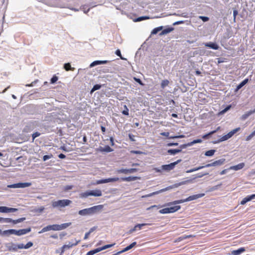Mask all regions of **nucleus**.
I'll use <instances>...</instances> for the list:
<instances>
[{
  "instance_id": "1",
  "label": "nucleus",
  "mask_w": 255,
  "mask_h": 255,
  "mask_svg": "<svg viewBox=\"0 0 255 255\" xmlns=\"http://www.w3.org/2000/svg\"><path fill=\"white\" fill-rule=\"evenodd\" d=\"M104 205H99L94 206L91 208L84 209L81 210L79 211L78 214L81 216H86L88 215H92L96 213L98 211H99L103 209Z\"/></svg>"
},
{
  "instance_id": "2",
  "label": "nucleus",
  "mask_w": 255,
  "mask_h": 255,
  "mask_svg": "<svg viewBox=\"0 0 255 255\" xmlns=\"http://www.w3.org/2000/svg\"><path fill=\"white\" fill-rule=\"evenodd\" d=\"M204 195H205L204 193H201V194L193 195L189 196L188 198H187L185 199L178 200H176V201H174L172 202L168 203L167 204H166V206H169L171 205L181 204V203H183L185 202L192 201V200L198 199L199 198H201V197H203Z\"/></svg>"
},
{
  "instance_id": "3",
  "label": "nucleus",
  "mask_w": 255,
  "mask_h": 255,
  "mask_svg": "<svg viewBox=\"0 0 255 255\" xmlns=\"http://www.w3.org/2000/svg\"><path fill=\"white\" fill-rule=\"evenodd\" d=\"M72 201L68 199L59 200L52 202V206L53 208H62L69 205Z\"/></svg>"
},
{
  "instance_id": "4",
  "label": "nucleus",
  "mask_w": 255,
  "mask_h": 255,
  "mask_svg": "<svg viewBox=\"0 0 255 255\" xmlns=\"http://www.w3.org/2000/svg\"><path fill=\"white\" fill-rule=\"evenodd\" d=\"M240 130V128H236L234 129L233 130H232L231 131H230L227 134L223 136L219 139V142L220 141H225L226 140H228V139H229L230 138L232 137L234 134H235L237 132H238Z\"/></svg>"
},
{
  "instance_id": "5",
  "label": "nucleus",
  "mask_w": 255,
  "mask_h": 255,
  "mask_svg": "<svg viewBox=\"0 0 255 255\" xmlns=\"http://www.w3.org/2000/svg\"><path fill=\"white\" fill-rule=\"evenodd\" d=\"M71 224V223H66L61 225L54 224L51 225L52 230L60 231L65 229L68 227Z\"/></svg>"
},
{
  "instance_id": "6",
  "label": "nucleus",
  "mask_w": 255,
  "mask_h": 255,
  "mask_svg": "<svg viewBox=\"0 0 255 255\" xmlns=\"http://www.w3.org/2000/svg\"><path fill=\"white\" fill-rule=\"evenodd\" d=\"M181 161V159H178L176 161L171 163L169 164L163 165L161 166V169L165 171H170L174 168L175 165Z\"/></svg>"
},
{
  "instance_id": "7",
  "label": "nucleus",
  "mask_w": 255,
  "mask_h": 255,
  "mask_svg": "<svg viewBox=\"0 0 255 255\" xmlns=\"http://www.w3.org/2000/svg\"><path fill=\"white\" fill-rule=\"evenodd\" d=\"M81 242V240H76L75 243H69L68 245H63L60 249L61 250V255L63 254L66 249H69L70 248H72L73 247L77 246L80 242Z\"/></svg>"
},
{
  "instance_id": "8",
  "label": "nucleus",
  "mask_w": 255,
  "mask_h": 255,
  "mask_svg": "<svg viewBox=\"0 0 255 255\" xmlns=\"http://www.w3.org/2000/svg\"><path fill=\"white\" fill-rule=\"evenodd\" d=\"M31 185L30 182L25 183H17L13 184L8 185V187L9 188H25L29 187Z\"/></svg>"
},
{
  "instance_id": "9",
  "label": "nucleus",
  "mask_w": 255,
  "mask_h": 255,
  "mask_svg": "<svg viewBox=\"0 0 255 255\" xmlns=\"http://www.w3.org/2000/svg\"><path fill=\"white\" fill-rule=\"evenodd\" d=\"M225 161V159L222 158L218 160H216L212 163H208L205 165V167H210L212 166H220L224 164Z\"/></svg>"
},
{
  "instance_id": "10",
  "label": "nucleus",
  "mask_w": 255,
  "mask_h": 255,
  "mask_svg": "<svg viewBox=\"0 0 255 255\" xmlns=\"http://www.w3.org/2000/svg\"><path fill=\"white\" fill-rule=\"evenodd\" d=\"M172 188V186H168V187H167L166 188L162 189H161L160 190H158V191H157L151 193L150 194H147V195H143V196H142V198H146V197H151V196H152L153 195H156V194H158L159 193L163 192L164 191H166L168 190L169 189H171Z\"/></svg>"
},
{
  "instance_id": "11",
  "label": "nucleus",
  "mask_w": 255,
  "mask_h": 255,
  "mask_svg": "<svg viewBox=\"0 0 255 255\" xmlns=\"http://www.w3.org/2000/svg\"><path fill=\"white\" fill-rule=\"evenodd\" d=\"M120 180V178L118 177H114V178H109L108 179H102L100 180H98L96 182L97 184H102V183H106L110 182H116Z\"/></svg>"
},
{
  "instance_id": "12",
  "label": "nucleus",
  "mask_w": 255,
  "mask_h": 255,
  "mask_svg": "<svg viewBox=\"0 0 255 255\" xmlns=\"http://www.w3.org/2000/svg\"><path fill=\"white\" fill-rule=\"evenodd\" d=\"M19 246V244L16 245L13 243H9L7 244L6 245L7 250L9 251H12V252L17 251L18 249H19V248H18Z\"/></svg>"
},
{
  "instance_id": "13",
  "label": "nucleus",
  "mask_w": 255,
  "mask_h": 255,
  "mask_svg": "<svg viewBox=\"0 0 255 255\" xmlns=\"http://www.w3.org/2000/svg\"><path fill=\"white\" fill-rule=\"evenodd\" d=\"M17 210L16 208H8L5 206L0 207V213H8V212H14Z\"/></svg>"
},
{
  "instance_id": "14",
  "label": "nucleus",
  "mask_w": 255,
  "mask_h": 255,
  "mask_svg": "<svg viewBox=\"0 0 255 255\" xmlns=\"http://www.w3.org/2000/svg\"><path fill=\"white\" fill-rule=\"evenodd\" d=\"M136 242H133L130 245H129V246H127V247L124 248L123 250L119 251V252L113 254V255H119L123 253L127 252V251L130 250L131 249H132L133 247H134L136 245Z\"/></svg>"
},
{
  "instance_id": "15",
  "label": "nucleus",
  "mask_w": 255,
  "mask_h": 255,
  "mask_svg": "<svg viewBox=\"0 0 255 255\" xmlns=\"http://www.w3.org/2000/svg\"><path fill=\"white\" fill-rule=\"evenodd\" d=\"M136 242H133L130 245H129V246H127V247L124 248L123 250L119 251V252L113 254V255H119L123 253L127 252V251L130 250L131 249H132L133 247H134L136 245Z\"/></svg>"
},
{
  "instance_id": "16",
  "label": "nucleus",
  "mask_w": 255,
  "mask_h": 255,
  "mask_svg": "<svg viewBox=\"0 0 255 255\" xmlns=\"http://www.w3.org/2000/svg\"><path fill=\"white\" fill-rule=\"evenodd\" d=\"M161 135L165 136L168 137L169 139H174L178 138H183L185 137L184 135H175V136H169V133L168 132H163L160 133Z\"/></svg>"
},
{
  "instance_id": "17",
  "label": "nucleus",
  "mask_w": 255,
  "mask_h": 255,
  "mask_svg": "<svg viewBox=\"0 0 255 255\" xmlns=\"http://www.w3.org/2000/svg\"><path fill=\"white\" fill-rule=\"evenodd\" d=\"M255 198V194L247 196L245 197L241 202V205H245L246 203Z\"/></svg>"
},
{
  "instance_id": "18",
  "label": "nucleus",
  "mask_w": 255,
  "mask_h": 255,
  "mask_svg": "<svg viewBox=\"0 0 255 255\" xmlns=\"http://www.w3.org/2000/svg\"><path fill=\"white\" fill-rule=\"evenodd\" d=\"M245 164L244 162L240 163L236 165L230 166L228 168V169L234 170L236 171L240 170L243 168L245 166Z\"/></svg>"
},
{
  "instance_id": "19",
  "label": "nucleus",
  "mask_w": 255,
  "mask_h": 255,
  "mask_svg": "<svg viewBox=\"0 0 255 255\" xmlns=\"http://www.w3.org/2000/svg\"><path fill=\"white\" fill-rule=\"evenodd\" d=\"M90 191V196H93L95 197H100L102 195L101 190L99 189H96L95 190H91Z\"/></svg>"
},
{
  "instance_id": "20",
  "label": "nucleus",
  "mask_w": 255,
  "mask_h": 255,
  "mask_svg": "<svg viewBox=\"0 0 255 255\" xmlns=\"http://www.w3.org/2000/svg\"><path fill=\"white\" fill-rule=\"evenodd\" d=\"M31 231V228H28L27 229H20L17 230V236H21L23 235H25L28 233H29Z\"/></svg>"
},
{
  "instance_id": "21",
  "label": "nucleus",
  "mask_w": 255,
  "mask_h": 255,
  "mask_svg": "<svg viewBox=\"0 0 255 255\" xmlns=\"http://www.w3.org/2000/svg\"><path fill=\"white\" fill-rule=\"evenodd\" d=\"M151 225L150 224H148V223H143V224H137V225H135L133 229H131L129 231V232H130V233H132V232L135 231L137 229L138 230H140L141 229V227L143 226H146V225Z\"/></svg>"
},
{
  "instance_id": "22",
  "label": "nucleus",
  "mask_w": 255,
  "mask_h": 255,
  "mask_svg": "<svg viewBox=\"0 0 255 255\" xmlns=\"http://www.w3.org/2000/svg\"><path fill=\"white\" fill-rule=\"evenodd\" d=\"M181 208V206L179 205L174 206L173 207H168L169 213H174Z\"/></svg>"
},
{
  "instance_id": "23",
  "label": "nucleus",
  "mask_w": 255,
  "mask_h": 255,
  "mask_svg": "<svg viewBox=\"0 0 255 255\" xmlns=\"http://www.w3.org/2000/svg\"><path fill=\"white\" fill-rule=\"evenodd\" d=\"M139 178L136 176H129L128 177L121 178V180L123 181H131L138 179Z\"/></svg>"
},
{
  "instance_id": "24",
  "label": "nucleus",
  "mask_w": 255,
  "mask_h": 255,
  "mask_svg": "<svg viewBox=\"0 0 255 255\" xmlns=\"http://www.w3.org/2000/svg\"><path fill=\"white\" fill-rule=\"evenodd\" d=\"M205 45L206 46L214 50H217L219 48V46L216 43L213 42H210L209 43L206 44Z\"/></svg>"
},
{
  "instance_id": "25",
  "label": "nucleus",
  "mask_w": 255,
  "mask_h": 255,
  "mask_svg": "<svg viewBox=\"0 0 255 255\" xmlns=\"http://www.w3.org/2000/svg\"><path fill=\"white\" fill-rule=\"evenodd\" d=\"M245 251V249L244 248H241L237 250H234L232 252V255H239L244 252Z\"/></svg>"
},
{
  "instance_id": "26",
  "label": "nucleus",
  "mask_w": 255,
  "mask_h": 255,
  "mask_svg": "<svg viewBox=\"0 0 255 255\" xmlns=\"http://www.w3.org/2000/svg\"><path fill=\"white\" fill-rule=\"evenodd\" d=\"M32 246H33V243L31 242H29L25 245H24L22 244H20L18 248H19V249H28V248L31 247Z\"/></svg>"
},
{
  "instance_id": "27",
  "label": "nucleus",
  "mask_w": 255,
  "mask_h": 255,
  "mask_svg": "<svg viewBox=\"0 0 255 255\" xmlns=\"http://www.w3.org/2000/svg\"><path fill=\"white\" fill-rule=\"evenodd\" d=\"M249 81L248 79H245L243 80L241 83H240L237 87L236 89V91H238L240 90L242 87H243L245 85H246Z\"/></svg>"
},
{
  "instance_id": "28",
  "label": "nucleus",
  "mask_w": 255,
  "mask_h": 255,
  "mask_svg": "<svg viewBox=\"0 0 255 255\" xmlns=\"http://www.w3.org/2000/svg\"><path fill=\"white\" fill-rule=\"evenodd\" d=\"M181 151V149H170L167 150V153L170 155H175Z\"/></svg>"
},
{
  "instance_id": "29",
  "label": "nucleus",
  "mask_w": 255,
  "mask_h": 255,
  "mask_svg": "<svg viewBox=\"0 0 255 255\" xmlns=\"http://www.w3.org/2000/svg\"><path fill=\"white\" fill-rule=\"evenodd\" d=\"M220 129V127H218L216 130L211 131L210 132H209L208 133H207V134L203 135L202 138L203 139L208 138L210 135L213 134L214 133L216 132L218 130H219Z\"/></svg>"
},
{
  "instance_id": "30",
  "label": "nucleus",
  "mask_w": 255,
  "mask_h": 255,
  "mask_svg": "<svg viewBox=\"0 0 255 255\" xmlns=\"http://www.w3.org/2000/svg\"><path fill=\"white\" fill-rule=\"evenodd\" d=\"M255 113V109L253 110H250L249 111L247 112L245 114L242 116L243 119H246L248 118L250 115Z\"/></svg>"
},
{
  "instance_id": "31",
  "label": "nucleus",
  "mask_w": 255,
  "mask_h": 255,
  "mask_svg": "<svg viewBox=\"0 0 255 255\" xmlns=\"http://www.w3.org/2000/svg\"><path fill=\"white\" fill-rule=\"evenodd\" d=\"M107 63V61H106V60L105 61H100V60L95 61L91 64L90 66L93 67L97 65L106 64Z\"/></svg>"
},
{
  "instance_id": "32",
  "label": "nucleus",
  "mask_w": 255,
  "mask_h": 255,
  "mask_svg": "<svg viewBox=\"0 0 255 255\" xmlns=\"http://www.w3.org/2000/svg\"><path fill=\"white\" fill-rule=\"evenodd\" d=\"M173 29H174V28L173 27H169V28L164 29V30H163L161 31V32L159 34V35H162L167 34V33L171 32L172 31H173Z\"/></svg>"
},
{
  "instance_id": "33",
  "label": "nucleus",
  "mask_w": 255,
  "mask_h": 255,
  "mask_svg": "<svg viewBox=\"0 0 255 255\" xmlns=\"http://www.w3.org/2000/svg\"><path fill=\"white\" fill-rule=\"evenodd\" d=\"M100 251H101V250H100V248H97L96 249H94V250H91V251L88 252L87 253L86 255H93Z\"/></svg>"
},
{
  "instance_id": "34",
  "label": "nucleus",
  "mask_w": 255,
  "mask_h": 255,
  "mask_svg": "<svg viewBox=\"0 0 255 255\" xmlns=\"http://www.w3.org/2000/svg\"><path fill=\"white\" fill-rule=\"evenodd\" d=\"M50 230H52L51 225H48L44 227L39 232V233L41 234Z\"/></svg>"
},
{
  "instance_id": "35",
  "label": "nucleus",
  "mask_w": 255,
  "mask_h": 255,
  "mask_svg": "<svg viewBox=\"0 0 255 255\" xmlns=\"http://www.w3.org/2000/svg\"><path fill=\"white\" fill-rule=\"evenodd\" d=\"M101 151L109 152L112 151L113 149L109 145H106L104 147H101Z\"/></svg>"
},
{
  "instance_id": "36",
  "label": "nucleus",
  "mask_w": 255,
  "mask_h": 255,
  "mask_svg": "<svg viewBox=\"0 0 255 255\" xmlns=\"http://www.w3.org/2000/svg\"><path fill=\"white\" fill-rule=\"evenodd\" d=\"M192 237H193L192 235H184V236H183L179 237L177 239V241L180 242V241H181L182 240L187 239L188 238H190Z\"/></svg>"
},
{
  "instance_id": "37",
  "label": "nucleus",
  "mask_w": 255,
  "mask_h": 255,
  "mask_svg": "<svg viewBox=\"0 0 255 255\" xmlns=\"http://www.w3.org/2000/svg\"><path fill=\"white\" fill-rule=\"evenodd\" d=\"M169 83V82L168 80H162L161 83V87L162 89H164L165 87L167 86Z\"/></svg>"
},
{
  "instance_id": "38",
  "label": "nucleus",
  "mask_w": 255,
  "mask_h": 255,
  "mask_svg": "<svg viewBox=\"0 0 255 255\" xmlns=\"http://www.w3.org/2000/svg\"><path fill=\"white\" fill-rule=\"evenodd\" d=\"M163 28L162 26H159L156 28H154L152 31H151V34H156L159 31L161 30Z\"/></svg>"
},
{
  "instance_id": "39",
  "label": "nucleus",
  "mask_w": 255,
  "mask_h": 255,
  "mask_svg": "<svg viewBox=\"0 0 255 255\" xmlns=\"http://www.w3.org/2000/svg\"><path fill=\"white\" fill-rule=\"evenodd\" d=\"M5 233H9V234H14L17 235V230L14 229H10L7 231H4Z\"/></svg>"
},
{
  "instance_id": "40",
  "label": "nucleus",
  "mask_w": 255,
  "mask_h": 255,
  "mask_svg": "<svg viewBox=\"0 0 255 255\" xmlns=\"http://www.w3.org/2000/svg\"><path fill=\"white\" fill-rule=\"evenodd\" d=\"M215 152V150L211 149V150H209L205 152V155L206 156H211L214 155Z\"/></svg>"
},
{
  "instance_id": "41",
  "label": "nucleus",
  "mask_w": 255,
  "mask_h": 255,
  "mask_svg": "<svg viewBox=\"0 0 255 255\" xmlns=\"http://www.w3.org/2000/svg\"><path fill=\"white\" fill-rule=\"evenodd\" d=\"M149 17L148 16H140L134 20V21L137 22V21H140L143 20L148 19Z\"/></svg>"
},
{
  "instance_id": "42",
  "label": "nucleus",
  "mask_w": 255,
  "mask_h": 255,
  "mask_svg": "<svg viewBox=\"0 0 255 255\" xmlns=\"http://www.w3.org/2000/svg\"><path fill=\"white\" fill-rule=\"evenodd\" d=\"M64 69L66 70V71H69V70H74V68H72L71 67V65L69 63H66L64 64Z\"/></svg>"
},
{
  "instance_id": "43",
  "label": "nucleus",
  "mask_w": 255,
  "mask_h": 255,
  "mask_svg": "<svg viewBox=\"0 0 255 255\" xmlns=\"http://www.w3.org/2000/svg\"><path fill=\"white\" fill-rule=\"evenodd\" d=\"M204 167H205V166H199V167H198L194 168L193 169H190V170H188L187 171V173L192 172L198 170L199 169H202V168H203Z\"/></svg>"
},
{
  "instance_id": "44",
  "label": "nucleus",
  "mask_w": 255,
  "mask_h": 255,
  "mask_svg": "<svg viewBox=\"0 0 255 255\" xmlns=\"http://www.w3.org/2000/svg\"><path fill=\"white\" fill-rule=\"evenodd\" d=\"M101 86L100 85H99V84L95 85L93 86V88L92 89L91 92L93 93V92L100 89L101 88Z\"/></svg>"
},
{
  "instance_id": "45",
  "label": "nucleus",
  "mask_w": 255,
  "mask_h": 255,
  "mask_svg": "<svg viewBox=\"0 0 255 255\" xmlns=\"http://www.w3.org/2000/svg\"><path fill=\"white\" fill-rule=\"evenodd\" d=\"M114 245H115V244H114L106 245L105 246H104L100 248V250H101V251H102L103 250H106V249H107L108 248H111L112 246H113Z\"/></svg>"
},
{
  "instance_id": "46",
  "label": "nucleus",
  "mask_w": 255,
  "mask_h": 255,
  "mask_svg": "<svg viewBox=\"0 0 255 255\" xmlns=\"http://www.w3.org/2000/svg\"><path fill=\"white\" fill-rule=\"evenodd\" d=\"M25 220V218H21L18 219L17 220H13V224H16L17 223L23 222Z\"/></svg>"
},
{
  "instance_id": "47",
  "label": "nucleus",
  "mask_w": 255,
  "mask_h": 255,
  "mask_svg": "<svg viewBox=\"0 0 255 255\" xmlns=\"http://www.w3.org/2000/svg\"><path fill=\"white\" fill-rule=\"evenodd\" d=\"M58 79V77L56 76V75H54L51 79L50 83L51 84H54V83H56Z\"/></svg>"
},
{
  "instance_id": "48",
  "label": "nucleus",
  "mask_w": 255,
  "mask_h": 255,
  "mask_svg": "<svg viewBox=\"0 0 255 255\" xmlns=\"http://www.w3.org/2000/svg\"><path fill=\"white\" fill-rule=\"evenodd\" d=\"M159 212L160 214H168V213H169L168 207L167 208H163L162 209L160 210L159 211Z\"/></svg>"
},
{
  "instance_id": "49",
  "label": "nucleus",
  "mask_w": 255,
  "mask_h": 255,
  "mask_svg": "<svg viewBox=\"0 0 255 255\" xmlns=\"http://www.w3.org/2000/svg\"><path fill=\"white\" fill-rule=\"evenodd\" d=\"M116 54L119 56L120 57V58L122 60H124L125 59L124 58H123L122 57V55L121 54V51L120 49H117L116 51V52H115Z\"/></svg>"
},
{
  "instance_id": "50",
  "label": "nucleus",
  "mask_w": 255,
  "mask_h": 255,
  "mask_svg": "<svg viewBox=\"0 0 255 255\" xmlns=\"http://www.w3.org/2000/svg\"><path fill=\"white\" fill-rule=\"evenodd\" d=\"M118 173L128 174L127 169H121L117 170Z\"/></svg>"
},
{
  "instance_id": "51",
  "label": "nucleus",
  "mask_w": 255,
  "mask_h": 255,
  "mask_svg": "<svg viewBox=\"0 0 255 255\" xmlns=\"http://www.w3.org/2000/svg\"><path fill=\"white\" fill-rule=\"evenodd\" d=\"M40 135V133L38 132H35L33 133L32 135V141H33L35 139V138L38 136H39Z\"/></svg>"
},
{
  "instance_id": "52",
  "label": "nucleus",
  "mask_w": 255,
  "mask_h": 255,
  "mask_svg": "<svg viewBox=\"0 0 255 255\" xmlns=\"http://www.w3.org/2000/svg\"><path fill=\"white\" fill-rule=\"evenodd\" d=\"M90 196V191H86L81 194V197L86 198L88 196Z\"/></svg>"
},
{
  "instance_id": "53",
  "label": "nucleus",
  "mask_w": 255,
  "mask_h": 255,
  "mask_svg": "<svg viewBox=\"0 0 255 255\" xmlns=\"http://www.w3.org/2000/svg\"><path fill=\"white\" fill-rule=\"evenodd\" d=\"M128 170V173H132L136 171H137V169L136 168H130V169H127Z\"/></svg>"
},
{
  "instance_id": "54",
  "label": "nucleus",
  "mask_w": 255,
  "mask_h": 255,
  "mask_svg": "<svg viewBox=\"0 0 255 255\" xmlns=\"http://www.w3.org/2000/svg\"><path fill=\"white\" fill-rule=\"evenodd\" d=\"M202 140L200 139H195L191 142L190 145H192L193 144H195V143H201V142H202Z\"/></svg>"
},
{
  "instance_id": "55",
  "label": "nucleus",
  "mask_w": 255,
  "mask_h": 255,
  "mask_svg": "<svg viewBox=\"0 0 255 255\" xmlns=\"http://www.w3.org/2000/svg\"><path fill=\"white\" fill-rule=\"evenodd\" d=\"M52 157V155H45L43 157V161H46L48 159H50Z\"/></svg>"
},
{
  "instance_id": "56",
  "label": "nucleus",
  "mask_w": 255,
  "mask_h": 255,
  "mask_svg": "<svg viewBox=\"0 0 255 255\" xmlns=\"http://www.w3.org/2000/svg\"><path fill=\"white\" fill-rule=\"evenodd\" d=\"M13 220L10 218H4V222L5 223H13Z\"/></svg>"
},
{
  "instance_id": "57",
  "label": "nucleus",
  "mask_w": 255,
  "mask_h": 255,
  "mask_svg": "<svg viewBox=\"0 0 255 255\" xmlns=\"http://www.w3.org/2000/svg\"><path fill=\"white\" fill-rule=\"evenodd\" d=\"M238 12L237 10L235 9L233 11V16H234V21H236V18L237 15H238Z\"/></svg>"
},
{
  "instance_id": "58",
  "label": "nucleus",
  "mask_w": 255,
  "mask_h": 255,
  "mask_svg": "<svg viewBox=\"0 0 255 255\" xmlns=\"http://www.w3.org/2000/svg\"><path fill=\"white\" fill-rule=\"evenodd\" d=\"M200 18L204 22L207 21L209 19L208 17L203 16H200Z\"/></svg>"
},
{
  "instance_id": "59",
  "label": "nucleus",
  "mask_w": 255,
  "mask_h": 255,
  "mask_svg": "<svg viewBox=\"0 0 255 255\" xmlns=\"http://www.w3.org/2000/svg\"><path fill=\"white\" fill-rule=\"evenodd\" d=\"M178 143L177 142H169L167 143V145L168 146H177L178 145Z\"/></svg>"
},
{
  "instance_id": "60",
  "label": "nucleus",
  "mask_w": 255,
  "mask_h": 255,
  "mask_svg": "<svg viewBox=\"0 0 255 255\" xmlns=\"http://www.w3.org/2000/svg\"><path fill=\"white\" fill-rule=\"evenodd\" d=\"M125 107L126 108V110H124L123 112H122V114L124 115H126V116H128V109L127 108L126 106H125Z\"/></svg>"
},
{
  "instance_id": "61",
  "label": "nucleus",
  "mask_w": 255,
  "mask_h": 255,
  "mask_svg": "<svg viewBox=\"0 0 255 255\" xmlns=\"http://www.w3.org/2000/svg\"><path fill=\"white\" fill-rule=\"evenodd\" d=\"M254 136V135L251 133L250 135H249L248 136H247L246 140L247 141H249L250 139H252V138Z\"/></svg>"
},
{
  "instance_id": "62",
  "label": "nucleus",
  "mask_w": 255,
  "mask_h": 255,
  "mask_svg": "<svg viewBox=\"0 0 255 255\" xmlns=\"http://www.w3.org/2000/svg\"><path fill=\"white\" fill-rule=\"evenodd\" d=\"M128 136H129V138L131 141H135L133 135L129 134Z\"/></svg>"
},
{
  "instance_id": "63",
  "label": "nucleus",
  "mask_w": 255,
  "mask_h": 255,
  "mask_svg": "<svg viewBox=\"0 0 255 255\" xmlns=\"http://www.w3.org/2000/svg\"><path fill=\"white\" fill-rule=\"evenodd\" d=\"M58 157L61 159H64L66 157V156L63 153H60L59 154Z\"/></svg>"
},
{
  "instance_id": "64",
  "label": "nucleus",
  "mask_w": 255,
  "mask_h": 255,
  "mask_svg": "<svg viewBox=\"0 0 255 255\" xmlns=\"http://www.w3.org/2000/svg\"><path fill=\"white\" fill-rule=\"evenodd\" d=\"M58 235L56 234H53V235H52L50 236V238H53V239H58Z\"/></svg>"
}]
</instances>
